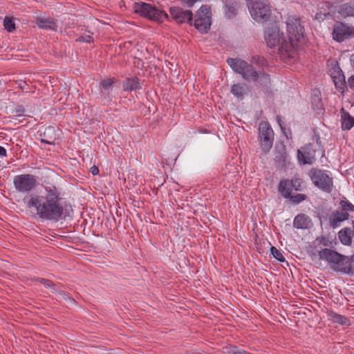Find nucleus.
<instances>
[{
	"instance_id": "nucleus-35",
	"label": "nucleus",
	"mask_w": 354,
	"mask_h": 354,
	"mask_svg": "<svg viewBox=\"0 0 354 354\" xmlns=\"http://www.w3.org/2000/svg\"><path fill=\"white\" fill-rule=\"evenodd\" d=\"M3 25H4L5 28L8 32H12L15 29V24L14 21L12 19H10V18L6 17L4 19Z\"/></svg>"
},
{
	"instance_id": "nucleus-45",
	"label": "nucleus",
	"mask_w": 354,
	"mask_h": 354,
	"mask_svg": "<svg viewBox=\"0 0 354 354\" xmlns=\"http://www.w3.org/2000/svg\"><path fill=\"white\" fill-rule=\"evenodd\" d=\"M6 156H7L6 149L3 147L0 146V156L6 157Z\"/></svg>"
},
{
	"instance_id": "nucleus-49",
	"label": "nucleus",
	"mask_w": 354,
	"mask_h": 354,
	"mask_svg": "<svg viewBox=\"0 0 354 354\" xmlns=\"http://www.w3.org/2000/svg\"><path fill=\"white\" fill-rule=\"evenodd\" d=\"M352 225H353V235L354 236V221H353Z\"/></svg>"
},
{
	"instance_id": "nucleus-12",
	"label": "nucleus",
	"mask_w": 354,
	"mask_h": 354,
	"mask_svg": "<svg viewBox=\"0 0 354 354\" xmlns=\"http://www.w3.org/2000/svg\"><path fill=\"white\" fill-rule=\"evenodd\" d=\"M332 35L334 40L342 42L354 37V27L338 22L334 25Z\"/></svg>"
},
{
	"instance_id": "nucleus-19",
	"label": "nucleus",
	"mask_w": 354,
	"mask_h": 354,
	"mask_svg": "<svg viewBox=\"0 0 354 354\" xmlns=\"http://www.w3.org/2000/svg\"><path fill=\"white\" fill-rule=\"evenodd\" d=\"M310 220L304 214H300L295 216L293 226L297 229H307L309 227Z\"/></svg>"
},
{
	"instance_id": "nucleus-20",
	"label": "nucleus",
	"mask_w": 354,
	"mask_h": 354,
	"mask_svg": "<svg viewBox=\"0 0 354 354\" xmlns=\"http://www.w3.org/2000/svg\"><path fill=\"white\" fill-rule=\"evenodd\" d=\"M36 24L40 28L42 29H48L53 31H56L57 29V24L52 19L38 17L36 19Z\"/></svg>"
},
{
	"instance_id": "nucleus-22",
	"label": "nucleus",
	"mask_w": 354,
	"mask_h": 354,
	"mask_svg": "<svg viewBox=\"0 0 354 354\" xmlns=\"http://www.w3.org/2000/svg\"><path fill=\"white\" fill-rule=\"evenodd\" d=\"M353 231L349 227H344L338 232L340 242L346 245H351L352 243Z\"/></svg>"
},
{
	"instance_id": "nucleus-3",
	"label": "nucleus",
	"mask_w": 354,
	"mask_h": 354,
	"mask_svg": "<svg viewBox=\"0 0 354 354\" xmlns=\"http://www.w3.org/2000/svg\"><path fill=\"white\" fill-rule=\"evenodd\" d=\"M286 29L288 35V42H285L283 48H286L287 54L293 53L304 37V26L301 24L299 17L289 16L286 21Z\"/></svg>"
},
{
	"instance_id": "nucleus-17",
	"label": "nucleus",
	"mask_w": 354,
	"mask_h": 354,
	"mask_svg": "<svg viewBox=\"0 0 354 354\" xmlns=\"http://www.w3.org/2000/svg\"><path fill=\"white\" fill-rule=\"evenodd\" d=\"M349 218L348 212H344L342 210H336L333 212L330 218L329 222L330 225L333 228H335L339 224V223L348 220Z\"/></svg>"
},
{
	"instance_id": "nucleus-44",
	"label": "nucleus",
	"mask_w": 354,
	"mask_h": 354,
	"mask_svg": "<svg viewBox=\"0 0 354 354\" xmlns=\"http://www.w3.org/2000/svg\"><path fill=\"white\" fill-rule=\"evenodd\" d=\"M32 280L35 281H39L40 283L44 285L45 283H46L48 279L39 277H35Z\"/></svg>"
},
{
	"instance_id": "nucleus-1",
	"label": "nucleus",
	"mask_w": 354,
	"mask_h": 354,
	"mask_svg": "<svg viewBox=\"0 0 354 354\" xmlns=\"http://www.w3.org/2000/svg\"><path fill=\"white\" fill-rule=\"evenodd\" d=\"M35 216L41 221H58L64 214V206L61 191L54 185L44 187L42 194H30L24 199Z\"/></svg>"
},
{
	"instance_id": "nucleus-25",
	"label": "nucleus",
	"mask_w": 354,
	"mask_h": 354,
	"mask_svg": "<svg viewBox=\"0 0 354 354\" xmlns=\"http://www.w3.org/2000/svg\"><path fill=\"white\" fill-rule=\"evenodd\" d=\"M328 315L329 319L334 323L341 325H350V320L344 315H339L333 310L329 311Z\"/></svg>"
},
{
	"instance_id": "nucleus-2",
	"label": "nucleus",
	"mask_w": 354,
	"mask_h": 354,
	"mask_svg": "<svg viewBox=\"0 0 354 354\" xmlns=\"http://www.w3.org/2000/svg\"><path fill=\"white\" fill-rule=\"evenodd\" d=\"M318 255L320 259L330 263L335 271L354 276V254L345 256L332 249L324 248L319 251Z\"/></svg>"
},
{
	"instance_id": "nucleus-48",
	"label": "nucleus",
	"mask_w": 354,
	"mask_h": 354,
	"mask_svg": "<svg viewBox=\"0 0 354 354\" xmlns=\"http://www.w3.org/2000/svg\"><path fill=\"white\" fill-rule=\"evenodd\" d=\"M64 295L66 296V298H68L70 300H72V301H74L71 297H70L68 295L66 294H64Z\"/></svg>"
},
{
	"instance_id": "nucleus-15",
	"label": "nucleus",
	"mask_w": 354,
	"mask_h": 354,
	"mask_svg": "<svg viewBox=\"0 0 354 354\" xmlns=\"http://www.w3.org/2000/svg\"><path fill=\"white\" fill-rule=\"evenodd\" d=\"M58 129L55 127H46L43 131H40L41 142L48 145H54L58 138Z\"/></svg>"
},
{
	"instance_id": "nucleus-32",
	"label": "nucleus",
	"mask_w": 354,
	"mask_h": 354,
	"mask_svg": "<svg viewBox=\"0 0 354 354\" xmlns=\"http://www.w3.org/2000/svg\"><path fill=\"white\" fill-rule=\"evenodd\" d=\"M339 205L342 212H354V205L347 200H342L339 202Z\"/></svg>"
},
{
	"instance_id": "nucleus-43",
	"label": "nucleus",
	"mask_w": 354,
	"mask_h": 354,
	"mask_svg": "<svg viewBox=\"0 0 354 354\" xmlns=\"http://www.w3.org/2000/svg\"><path fill=\"white\" fill-rule=\"evenodd\" d=\"M91 172L94 176L97 175L99 174V169H98V167L97 166H95V165H93L91 168Z\"/></svg>"
},
{
	"instance_id": "nucleus-24",
	"label": "nucleus",
	"mask_w": 354,
	"mask_h": 354,
	"mask_svg": "<svg viewBox=\"0 0 354 354\" xmlns=\"http://www.w3.org/2000/svg\"><path fill=\"white\" fill-rule=\"evenodd\" d=\"M142 88L138 77L127 79L123 84L124 91H136Z\"/></svg>"
},
{
	"instance_id": "nucleus-46",
	"label": "nucleus",
	"mask_w": 354,
	"mask_h": 354,
	"mask_svg": "<svg viewBox=\"0 0 354 354\" xmlns=\"http://www.w3.org/2000/svg\"><path fill=\"white\" fill-rule=\"evenodd\" d=\"M351 66L354 68V53L351 55L350 58Z\"/></svg>"
},
{
	"instance_id": "nucleus-27",
	"label": "nucleus",
	"mask_w": 354,
	"mask_h": 354,
	"mask_svg": "<svg viewBox=\"0 0 354 354\" xmlns=\"http://www.w3.org/2000/svg\"><path fill=\"white\" fill-rule=\"evenodd\" d=\"M254 82H257L259 84L265 88H268L270 86V75L263 72H258V77Z\"/></svg>"
},
{
	"instance_id": "nucleus-30",
	"label": "nucleus",
	"mask_w": 354,
	"mask_h": 354,
	"mask_svg": "<svg viewBox=\"0 0 354 354\" xmlns=\"http://www.w3.org/2000/svg\"><path fill=\"white\" fill-rule=\"evenodd\" d=\"M332 77L337 88H343L345 86V77L342 71H337V75H332Z\"/></svg>"
},
{
	"instance_id": "nucleus-33",
	"label": "nucleus",
	"mask_w": 354,
	"mask_h": 354,
	"mask_svg": "<svg viewBox=\"0 0 354 354\" xmlns=\"http://www.w3.org/2000/svg\"><path fill=\"white\" fill-rule=\"evenodd\" d=\"M288 198H290L293 203L298 204L305 201L307 198V196L303 194H297L295 195L291 194V197H289Z\"/></svg>"
},
{
	"instance_id": "nucleus-31",
	"label": "nucleus",
	"mask_w": 354,
	"mask_h": 354,
	"mask_svg": "<svg viewBox=\"0 0 354 354\" xmlns=\"http://www.w3.org/2000/svg\"><path fill=\"white\" fill-rule=\"evenodd\" d=\"M339 12L342 15L354 17V3L343 4Z\"/></svg>"
},
{
	"instance_id": "nucleus-23",
	"label": "nucleus",
	"mask_w": 354,
	"mask_h": 354,
	"mask_svg": "<svg viewBox=\"0 0 354 354\" xmlns=\"http://www.w3.org/2000/svg\"><path fill=\"white\" fill-rule=\"evenodd\" d=\"M290 187L291 184L289 180H281L279 184L278 190L284 198H288L291 197L292 190Z\"/></svg>"
},
{
	"instance_id": "nucleus-29",
	"label": "nucleus",
	"mask_w": 354,
	"mask_h": 354,
	"mask_svg": "<svg viewBox=\"0 0 354 354\" xmlns=\"http://www.w3.org/2000/svg\"><path fill=\"white\" fill-rule=\"evenodd\" d=\"M115 83L114 79L103 80L100 83L101 92L106 95H109L112 91L113 84Z\"/></svg>"
},
{
	"instance_id": "nucleus-10",
	"label": "nucleus",
	"mask_w": 354,
	"mask_h": 354,
	"mask_svg": "<svg viewBox=\"0 0 354 354\" xmlns=\"http://www.w3.org/2000/svg\"><path fill=\"white\" fill-rule=\"evenodd\" d=\"M249 10L251 16L257 21H267L270 16V6L263 1L251 0Z\"/></svg>"
},
{
	"instance_id": "nucleus-47",
	"label": "nucleus",
	"mask_w": 354,
	"mask_h": 354,
	"mask_svg": "<svg viewBox=\"0 0 354 354\" xmlns=\"http://www.w3.org/2000/svg\"><path fill=\"white\" fill-rule=\"evenodd\" d=\"M19 87H20L21 89H23V90H24V87H25L26 86H27V84H26L25 82H22L21 83H20V84H19Z\"/></svg>"
},
{
	"instance_id": "nucleus-7",
	"label": "nucleus",
	"mask_w": 354,
	"mask_h": 354,
	"mask_svg": "<svg viewBox=\"0 0 354 354\" xmlns=\"http://www.w3.org/2000/svg\"><path fill=\"white\" fill-rule=\"evenodd\" d=\"M133 9L136 13L149 19L162 22L163 18H167L168 15L165 12L157 9L154 6L145 3H135Z\"/></svg>"
},
{
	"instance_id": "nucleus-34",
	"label": "nucleus",
	"mask_w": 354,
	"mask_h": 354,
	"mask_svg": "<svg viewBox=\"0 0 354 354\" xmlns=\"http://www.w3.org/2000/svg\"><path fill=\"white\" fill-rule=\"evenodd\" d=\"M270 252L272 256L279 261L283 262L285 261V258L281 254V252L277 250L275 247L272 246L270 248Z\"/></svg>"
},
{
	"instance_id": "nucleus-40",
	"label": "nucleus",
	"mask_w": 354,
	"mask_h": 354,
	"mask_svg": "<svg viewBox=\"0 0 354 354\" xmlns=\"http://www.w3.org/2000/svg\"><path fill=\"white\" fill-rule=\"evenodd\" d=\"M252 60L254 62L261 66H263L266 63V61L264 59V57L261 56L253 57Z\"/></svg>"
},
{
	"instance_id": "nucleus-16",
	"label": "nucleus",
	"mask_w": 354,
	"mask_h": 354,
	"mask_svg": "<svg viewBox=\"0 0 354 354\" xmlns=\"http://www.w3.org/2000/svg\"><path fill=\"white\" fill-rule=\"evenodd\" d=\"M225 3L224 13L227 19L234 17L237 14L239 3L237 0H223Z\"/></svg>"
},
{
	"instance_id": "nucleus-13",
	"label": "nucleus",
	"mask_w": 354,
	"mask_h": 354,
	"mask_svg": "<svg viewBox=\"0 0 354 354\" xmlns=\"http://www.w3.org/2000/svg\"><path fill=\"white\" fill-rule=\"evenodd\" d=\"M316 150L312 143H308L297 150V158L299 163L311 165L315 160Z\"/></svg>"
},
{
	"instance_id": "nucleus-4",
	"label": "nucleus",
	"mask_w": 354,
	"mask_h": 354,
	"mask_svg": "<svg viewBox=\"0 0 354 354\" xmlns=\"http://www.w3.org/2000/svg\"><path fill=\"white\" fill-rule=\"evenodd\" d=\"M264 39L269 48L277 47L281 53H287L286 48L283 47L288 40L283 37V33L276 24H268L264 30Z\"/></svg>"
},
{
	"instance_id": "nucleus-8",
	"label": "nucleus",
	"mask_w": 354,
	"mask_h": 354,
	"mask_svg": "<svg viewBox=\"0 0 354 354\" xmlns=\"http://www.w3.org/2000/svg\"><path fill=\"white\" fill-rule=\"evenodd\" d=\"M13 184L17 192L29 194L37 186V177L29 174L17 175L14 177Z\"/></svg>"
},
{
	"instance_id": "nucleus-42",
	"label": "nucleus",
	"mask_w": 354,
	"mask_h": 354,
	"mask_svg": "<svg viewBox=\"0 0 354 354\" xmlns=\"http://www.w3.org/2000/svg\"><path fill=\"white\" fill-rule=\"evenodd\" d=\"M348 85L351 90L354 91V75L348 78Z\"/></svg>"
},
{
	"instance_id": "nucleus-37",
	"label": "nucleus",
	"mask_w": 354,
	"mask_h": 354,
	"mask_svg": "<svg viewBox=\"0 0 354 354\" xmlns=\"http://www.w3.org/2000/svg\"><path fill=\"white\" fill-rule=\"evenodd\" d=\"M316 241L318 242L319 245H322L325 247H329L331 245L332 242L329 241V239L325 236H319L316 239Z\"/></svg>"
},
{
	"instance_id": "nucleus-21",
	"label": "nucleus",
	"mask_w": 354,
	"mask_h": 354,
	"mask_svg": "<svg viewBox=\"0 0 354 354\" xmlns=\"http://www.w3.org/2000/svg\"><path fill=\"white\" fill-rule=\"evenodd\" d=\"M248 90L245 83H237L232 86L230 92L237 98L243 99Z\"/></svg>"
},
{
	"instance_id": "nucleus-5",
	"label": "nucleus",
	"mask_w": 354,
	"mask_h": 354,
	"mask_svg": "<svg viewBox=\"0 0 354 354\" xmlns=\"http://www.w3.org/2000/svg\"><path fill=\"white\" fill-rule=\"evenodd\" d=\"M308 176L314 185L320 190L328 194L333 192L335 187L330 171L318 168H311Z\"/></svg>"
},
{
	"instance_id": "nucleus-39",
	"label": "nucleus",
	"mask_w": 354,
	"mask_h": 354,
	"mask_svg": "<svg viewBox=\"0 0 354 354\" xmlns=\"http://www.w3.org/2000/svg\"><path fill=\"white\" fill-rule=\"evenodd\" d=\"M44 286L46 288H52V292H58L57 286L55 283H53L51 280L48 279L46 283H45L44 284Z\"/></svg>"
},
{
	"instance_id": "nucleus-38",
	"label": "nucleus",
	"mask_w": 354,
	"mask_h": 354,
	"mask_svg": "<svg viewBox=\"0 0 354 354\" xmlns=\"http://www.w3.org/2000/svg\"><path fill=\"white\" fill-rule=\"evenodd\" d=\"M25 112V109L23 105H17L12 110V113L15 116H22Z\"/></svg>"
},
{
	"instance_id": "nucleus-14",
	"label": "nucleus",
	"mask_w": 354,
	"mask_h": 354,
	"mask_svg": "<svg viewBox=\"0 0 354 354\" xmlns=\"http://www.w3.org/2000/svg\"><path fill=\"white\" fill-rule=\"evenodd\" d=\"M170 15L172 19L177 24L187 23L192 25L193 14L190 10H185L180 7H171L169 9Z\"/></svg>"
},
{
	"instance_id": "nucleus-50",
	"label": "nucleus",
	"mask_w": 354,
	"mask_h": 354,
	"mask_svg": "<svg viewBox=\"0 0 354 354\" xmlns=\"http://www.w3.org/2000/svg\"><path fill=\"white\" fill-rule=\"evenodd\" d=\"M279 125L281 126V129H283V127L281 126V124L279 123Z\"/></svg>"
},
{
	"instance_id": "nucleus-9",
	"label": "nucleus",
	"mask_w": 354,
	"mask_h": 354,
	"mask_svg": "<svg viewBox=\"0 0 354 354\" xmlns=\"http://www.w3.org/2000/svg\"><path fill=\"white\" fill-rule=\"evenodd\" d=\"M274 131L268 122H261L259 127V138L264 153L270 151L274 141Z\"/></svg>"
},
{
	"instance_id": "nucleus-6",
	"label": "nucleus",
	"mask_w": 354,
	"mask_h": 354,
	"mask_svg": "<svg viewBox=\"0 0 354 354\" xmlns=\"http://www.w3.org/2000/svg\"><path fill=\"white\" fill-rule=\"evenodd\" d=\"M227 63L234 72L240 74L247 82H254L258 77L257 71L252 64L239 58H228Z\"/></svg>"
},
{
	"instance_id": "nucleus-28",
	"label": "nucleus",
	"mask_w": 354,
	"mask_h": 354,
	"mask_svg": "<svg viewBox=\"0 0 354 354\" xmlns=\"http://www.w3.org/2000/svg\"><path fill=\"white\" fill-rule=\"evenodd\" d=\"M290 181L295 191H302L306 187L304 180L297 175H295Z\"/></svg>"
},
{
	"instance_id": "nucleus-41",
	"label": "nucleus",
	"mask_w": 354,
	"mask_h": 354,
	"mask_svg": "<svg viewBox=\"0 0 354 354\" xmlns=\"http://www.w3.org/2000/svg\"><path fill=\"white\" fill-rule=\"evenodd\" d=\"M80 41L90 43L92 41V37L90 35L81 36L78 38Z\"/></svg>"
},
{
	"instance_id": "nucleus-26",
	"label": "nucleus",
	"mask_w": 354,
	"mask_h": 354,
	"mask_svg": "<svg viewBox=\"0 0 354 354\" xmlns=\"http://www.w3.org/2000/svg\"><path fill=\"white\" fill-rule=\"evenodd\" d=\"M288 156V155L286 152V147L283 146L276 152L274 161L279 165L284 166L286 165Z\"/></svg>"
},
{
	"instance_id": "nucleus-18",
	"label": "nucleus",
	"mask_w": 354,
	"mask_h": 354,
	"mask_svg": "<svg viewBox=\"0 0 354 354\" xmlns=\"http://www.w3.org/2000/svg\"><path fill=\"white\" fill-rule=\"evenodd\" d=\"M342 129L350 130L354 126V117L351 116L344 108L341 109Z\"/></svg>"
},
{
	"instance_id": "nucleus-36",
	"label": "nucleus",
	"mask_w": 354,
	"mask_h": 354,
	"mask_svg": "<svg viewBox=\"0 0 354 354\" xmlns=\"http://www.w3.org/2000/svg\"><path fill=\"white\" fill-rule=\"evenodd\" d=\"M229 349L230 351L227 353L230 354H252L243 349L239 348L236 346H231Z\"/></svg>"
},
{
	"instance_id": "nucleus-11",
	"label": "nucleus",
	"mask_w": 354,
	"mask_h": 354,
	"mask_svg": "<svg viewBox=\"0 0 354 354\" xmlns=\"http://www.w3.org/2000/svg\"><path fill=\"white\" fill-rule=\"evenodd\" d=\"M208 9L206 6H202L196 15L194 22V27L201 32L205 33L210 28V18L207 16Z\"/></svg>"
}]
</instances>
